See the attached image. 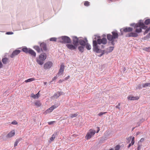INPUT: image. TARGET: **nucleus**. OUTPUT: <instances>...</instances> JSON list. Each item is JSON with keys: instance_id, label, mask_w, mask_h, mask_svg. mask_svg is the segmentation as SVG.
I'll return each instance as SVG.
<instances>
[{"instance_id": "f257e3e1", "label": "nucleus", "mask_w": 150, "mask_h": 150, "mask_svg": "<svg viewBox=\"0 0 150 150\" xmlns=\"http://www.w3.org/2000/svg\"><path fill=\"white\" fill-rule=\"evenodd\" d=\"M111 33L112 35L110 34L107 35V38L109 41L111 42L112 45L114 46L115 44V42L117 41L115 39L118 38L119 35L117 30L113 31Z\"/></svg>"}, {"instance_id": "f03ea898", "label": "nucleus", "mask_w": 150, "mask_h": 150, "mask_svg": "<svg viewBox=\"0 0 150 150\" xmlns=\"http://www.w3.org/2000/svg\"><path fill=\"white\" fill-rule=\"evenodd\" d=\"M57 42L64 43H71V42L70 38L66 36H63L58 38Z\"/></svg>"}, {"instance_id": "7ed1b4c3", "label": "nucleus", "mask_w": 150, "mask_h": 150, "mask_svg": "<svg viewBox=\"0 0 150 150\" xmlns=\"http://www.w3.org/2000/svg\"><path fill=\"white\" fill-rule=\"evenodd\" d=\"M94 48H93V50L94 52L97 53H101L100 54L98 55L99 57H101L103 54H106V51L105 50H102L100 49V46L98 47H96V45H94Z\"/></svg>"}, {"instance_id": "20e7f679", "label": "nucleus", "mask_w": 150, "mask_h": 150, "mask_svg": "<svg viewBox=\"0 0 150 150\" xmlns=\"http://www.w3.org/2000/svg\"><path fill=\"white\" fill-rule=\"evenodd\" d=\"M97 37V42L98 45H100L102 44L103 45H105L107 43V40L105 38H103L102 39L100 38V36H98Z\"/></svg>"}, {"instance_id": "39448f33", "label": "nucleus", "mask_w": 150, "mask_h": 150, "mask_svg": "<svg viewBox=\"0 0 150 150\" xmlns=\"http://www.w3.org/2000/svg\"><path fill=\"white\" fill-rule=\"evenodd\" d=\"M139 27L141 28L142 29H146L147 26L145 25L143 22H139L137 24H136L135 26V28H139Z\"/></svg>"}, {"instance_id": "423d86ee", "label": "nucleus", "mask_w": 150, "mask_h": 150, "mask_svg": "<svg viewBox=\"0 0 150 150\" xmlns=\"http://www.w3.org/2000/svg\"><path fill=\"white\" fill-rule=\"evenodd\" d=\"M52 65V63L51 61H48L46 62L44 65V68L45 69H48L51 67Z\"/></svg>"}, {"instance_id": "0eeeda50", "label": "nucleus", "mask_w": 150, "mask_h": 150, "mask_svg": "<svg viewBox=\"0 0 150 150\" xmlns=\"http://www.w3.org/2000/svg\"><path fill=\"white\" fill-rule=\"evenodd\" d=\"M39 43L40 44V46L42 51V52L43 51H46L47 50V49L46 43L44 42H43L41 43L39 42Z\"/></svg>"}, {"instance_id": "6e6552de", "label": "nucleus", "mask_w": 150, "mask_h": 150, "mask_svg": "<svg viewBox=\"0 0 150 150\" xmlns=\"http://www.w3.org/2000/svg\"><path fill=\"white\" fill-rule=\"evenodd\" d=\"M95 130H93L87 133L86 137V139H90L92 136H93L96 133Z\"/></svg>"}, {"instance_id": "1a4fd4ad", "label": "nucleus", "mask_w": 150, "mask_h": 150, "mask_svg": "<svg viewBox=\"0 0 150 150\" xmlns=\"http://www.w3.org/2000/svg\"><path fill=\"white\" fill-rule=\"evenodd\" d=\"M66 46L67 48L69 50H76L78 46L76 45L67 44L66 45Z\"/></svg>"}, {"instance_id": "9d476101", "label": "nucleus", "mask_w": 150, "mask_h": 150, "mask_svg": "<svg viewBox=\"0 0 150 150\" xmlns=\"http://www.w3.org/2000/svg\"><path fill=\"white\" fill-rule=\"evenodd\" d=\"M73 43V45H76L77 46L79 45V38L76 36H73L72 37Z\"/></svg>"}, {"instance_id": "9b49d317", "label": "nucleus", "mask_w": 150, "mask_h": 150, "mask_svg": "<svg viewBox=\"0 0 150 150\" xmlns=\"http://www.w3.org/2000/svg\"><path fill=\"white\" fill-rule=\"evenodd\" d=\"M64 66L63 64H61L60 66V69L58 73L57 76H59L60 75H62L64 72Z\"/></svg>"}, {"instance_id": "f8f14e48", "label": "nucleus", "mask_w": 150, "mask_h": 150, "mask_svg": "<svg viewBox=\"0 0 150 150\" xmlns=\"http://www.w3.org/2000/svg\"><path fill=\"white\" fill-rule=\"evenodd\" d=\"M138 34L134 32H131L126 34L125 35L126 37H137L138 36Z\"/></svg>"}, {"instance_id": "ddd939ff", "label": "nucleus", "mask_w": 150, "mask_h": 150, "mask_svg": "<svg viewBox=\"0 0 150 150\" xmlns=\"http://www.w3.org/2000/svg\"><path fill=\"white\" fill-rule=\"evenodd\" d=\"M21 51V50H14L11 54L10 56L12 58H13L16 56L17 55L19 54Z\"/></svg>"}, {"instance_id": "4468645a", "label": "nucleus", "mask_w": 150, "mask_h": 150, "mask_svg": "<svg viewBox=\"0 0 150 150\" xmlns=\"http://www.w3.org/2000/svg\"><path fill=\"white\" fill-rule=\"evenodd\" d=\"M47 54L45 53H42L39 56V59L40 60H45L46 58Z\"/></svg>"}, {"instance_id": "2eb2a0df", "label": "nucleus", "mask_w": 150, "mask_h": 150, "mask_svg": "<svg viewBox=\"0 0 150 150\" xmlns=\"http://www.w3.org/2000/svg\"><path fill=\"white\" fill-rule=\"evenodd\" d=\"M15 134V132L14 130H13L10 132L6 135L7 138H10L14 136Z\"/></svg>"}, {"instance_id": "dca6fc26", "label": "nucleus", "mask_w": 150, "mask_h": 150, "mask_svg": "<svg viewBox=\"0 0 150 150\" xmlns=\"http://www.w3.org/2000/svg\"><path fill=\"white\" fill-rule=\"evenodd\" d=\"M96 37L95 38H94V39L93 41V48H94V45H96V46L97 47L99 46V45H98V42H97V38L96 36V35H95Z\"/></svg>"}, {"instance_id": "f3484780", "label": "nucleus", "mask_w": 150, "mask_h": 150, "mask_svg": "<svg viewBox=\"0 0 150 150\" xmlns=\"http://www.w3.org/2000/svg\"><path fill=\"white\" fill-rule=\"evenodd\" d=\"M133 30V28L131 27H126L124 28L123 30V31L127 33L130 32L132 31Z\"/></svg>"}, {"instance_id": "a211bd4d", "label": "nucleus", "mask_w": 150, "mask_h": 150, "mask_svg": "<svg viewBox=\"0 0 150 150\" xmlns=\"http://www.w3.org/2000/svg\"><path fill=\"white\" fill-rule=\"evenodd\" d=\"M28 53L34 57H35L36 56V53L33 50H32L30 48L29 50Z\"/></svg>"}, {"instance_id": "6ab92c4d", "label": "nucleus", "mask_w": 150, "mask_h": 150, "mask_svg": "<svg viewBox=\"0 0 150 150\" xmlns=\"http://www.w3.org/2000/svg\"><path fill=\"white\" fill-rule=\"evenodd\" d=\"M127 99L130 100H135L139 99V98L137 96H128L127 97Z\"/></svg>"}, {"instance_id": "aec40b11", "label": "nucleus", "mask_w": 150, "mask_h": 150, "mask_svg": "<svg viewBox=\"0 0 150 150\" xmlns=\"http://www.w3.org/2000/svg\"><path fill=\"white\" fill-rule=\"evenodd\" d=\"M79 43L80 45L83 46H85V45H86V42L82 39H79Z\"/></svg>"}, {"instance_id": "412c9836", "label": "nucleus", "mask_w": 150, "mask_h": 150, "mask_svg": "<svg viewBox=\"0 0 150 150\" xmlns=\"http://www.w3.org/2000/svg\"><path fill=\"white\" fill-rule=\"evenodd\" d=\"M113 49L114 47L112 46L109 47L108 48H107L106 49L107 50L106 51V54H107L111 52L113 50Z\"/></svg>"}, {"instance_id": "4be33fe9", "label": "nucleus", "mask_w": 150, "mask_h": 150, "mask_svg": "<svg viewBox=\"0 0 150 150\" xmlns=\"http://www.w3.org/2000/svg\"><path fill=\"white\" fill-rule=\"evenodd\" d=\"M39 92H38L36 94H34L33 93H32L31 95V97L33 98L34 99H37L39 97Z\"/></svg>"}, {"instance_id": "5701e85b", "label": "nucleus", "mask_w": 150, "mask_h": 150, "mask_svg": "<svg viewBox=\"0 0 150 150\" xmlns=\"http://www.w3.org/2000/svg\"><path fill=\"white\" fill-rule=\"evenodd\" d=\"M85 46L80 45L78 47V48L79 51L81 53H83L84 51Z\"/></svg>"}, {"instance_id": "b1692460", "label": "nucleus", "mask_w": 150, "mask_h": 150, "mask_svg": "<svg viewBox=\"0 0 150 150\" xmlns=\"http://www.w3.org/2000/svg\"><path fill=\"white\" fill-rule=\"evenodd\" d=\"M136 28L135 32L137 33H139L142 32V29L141 28L139 27V28Z\"/></svg>"}, {"instance_id": "393cba45", "label": "nucleus", "mask_w": 150, "mask_h": 150, "mask_svg": "<svg viewBox=\"0 0 150 150\" xmlns=\"http://www.w3.org/2000/svg\"><path fill=\"white\" fill-rule=\"evenodd\" d=\"M30 49V48H28L26 47H25L22 48V50L24 52L26 53H28L29 50Z\"/></svg>"}, {"instance_id": "a878e982", "label": "nucleus", "mask_w": 150, "mask_h": 150, "mask_svg": "<svg viewBox=\"0 0 150 150\" xmlns=\"http://www.w3.org/2000/svg\"><path fill=\"white\" fill-rule=\"evenodd\" d=\"M8 59L6 57H4L2 59V61L4 64H6L8 62Z\"/></svg>"}, {"instance_id": "bb28decb", "label": "nucleus", "mask_w": 150, "mask_h": 150, "mask_svg": "<svg viewBox=\"0 0 150 150\" xmlns=\"http://www.w3.org/2000/svg\"><path fill=\"white\" fill-rule=\"evenodd\" d=\"M62 92H57L56 93H55L54 95V97L56 98H57L58 97H59L61 95V93H62Z\"/></svg>"}, {"instance_id": "cd10ccee", "label": "nucleus", "mask_w": 150, "mask_h": 150, "mask_svg": "<svg viewBox=\"0 0 150 150\" xmlns=\"http://www.w3.org/2000/svg\"><path fill=\"white\" fill-rule=\"evenodd\" d=\"M33 48L38 52L39 53L40 52L41 49L39 46H34Z\"/></svg>"}, {"instance_id": "c85d7f7f", "label": "nucleus", "mask_w": 150, "mask_h": 150, "mask_svg": "<svg viewBox=\"0 0 150 150\" xmlns=\"http://www.w3.org/2000/svg\"><path fill=\"white\" fill-rule=\"evenodd\" d=\"M44 60H40V59H37V62L38 64L40 65H42L44 63Z\"/></svg>"}, {"instance_id": "c756f323", "label": "nucleus", "mask_w": 150, "mask_h": 150, "mask_svg": "<svg viewBox=\"0 0 150 150\" xmlns=\"http://www.w3.org/2000/svg\"><path fill=\"white\" fill-rule=\"evenodd\" d=\"M85 47H86V48L88 50H89L91 49V46L88 43H86V45H85Z\"/></svg>"}, {"instance_id": "7c9ffc66", "label": "nucleus", "mask_w": 150, "mask_h": 150, "mask_svg": "<svg viewBox=\"0 0 150 150\" xmlns=\"http://www.w3.org/2000/svg\"><path fill=\"white\" fill-rule=\"evenodd\" d=\"M150 86V83H143L142 84V87L143 88H145L146 87Z\"/></svg>"}, {"instance_id": "2f4dec72", "label": "nucleus", "mask_w": 150, "mask_h": 150, "mask_svg": "<svg viewBox=\"0 0 150 150\" xmlns=\"http://www.w3.org/2000/svg\"><path fill=\"white\" fill-rule=\"evenodd\" d=\"M57 135V133H55L53 134L52 137L50 138V140L51 141H53L55 138V136Z\"/></svg>"}, {"instance_id": "473e14b6", "label": "nucleus", "mask_w": 150, "mask_h": 150, "mask_svg": "<svg viewBox=\"0 0 150 150\" xmlns=\"http://www.w3.org/2000/svg\"><path fill=\"white\" fill-rule=\"evenodd\" d=\"M54 106H51L50 108L48 109L46 112L47 113L48 112H51L54 109V108H53Z\"/></svg>"}, {"instance_id": "72a5a7b5", "label": "nucleus", "mask_w": 150, "mask_h": 150, "mask_svg": "<svg viewBox=\"0 0 150 150\" xmlns=\"http://www.w3.org/2000/svg\"><path fill=\"white\" fill-rule=\"evenodd\" d=\"M35 80V79L34 78H31L25 81V82L27 83L31 81H34Z\"/></svg>"}, {"instance_id": "f704fd0d", "label": "nucleus", "mask_w": 150, "mask_h": 150, "mask_svg": "<svg viewBox=\"0 0 150 150\" xmlns=\"http://www.w3.org/2000/svg\"><path fill=\"white\" fill-rule=\"evenodd\" d=\"M144 24L146 25H148L149 24H150V19H146L144 21Z\"/></svg>"}, {"instance_id": "c9c22d12", "label": "nucleus", "mask_w": 150, "mask_h": 150, "mask_svg": "<svg viewBox=\"0 0 150 150\" xmlns=\"http://www.w3.org/2000/svg\"><path fill=\"white\" fill-rule=\"evenodd\" d=\"M78 115V114L77 113L74 114H70V116L71 117L73 118L74 117H76Z\"/></svg>"}, {"instance_id": "e433bc0d", "label": "nucleus", "mask_w": 150, "mask_h": 150, "mask_svg": "<svg viewBox=\"0 0 150 150\" xmlns=\"http://www.w3.org/2000/svg\"><path fill=\"white\" fill-rule=\"evenodd\" d=\"M35 105L37 107H39L41 105V103L40 101H38L35 103Z\"/></svg>"}, {"instance_id": "4c0bfd02", "label": "nucleus", "mask_w": 150, "mask_h": 150, "mask_svg": "<svg viewBox=\"0 0 150 150\" xmlns=\"http://www.w3.org/2000/svg\"><path fill=\"white\" fill-rule=\"evenodd\" d=\"M143 88L142 87V84L141 85L140 84H138L136 87V89H140Z\"/></svg>"}, {"instance_id": "58836bf2", "label": "nucleus", "mask_w": 150, "mask_h": 150, "mask_svg": "<svg viewBox=\"0 0 150 150\" xmlns=\"http://www.w3.org/2000/svg\"><path fill=\"white\" fill-rule=\"evenodd\" d=\"M90 3L88 1H85L84 2V5L85 6H88L90 5Z\"/></svg>"}, {"instance_id": "ea45409f", "label": "nucleus", "mask_w": 150, "mask_h": 150, "mask_svg": "<svg viewBox=\"0 0 150 150\" xmlns=\"http://www.w3.org/2000/svg\"><path fill=\"white\" fill-rule=\"evenodd\" d=\"M150 30V27H149V28H147L146 30L144 32V35L146 34V33H147L149 32V31Z\"/></svg>"}, {"instance_id": "a19ab883", "label": "nucleus", "mask_w": 150, "mask_h": 150, "mask_svg": "<svg viewBox=\"0 0 150 150\" xmlns=\"http://www.w3.org/2000/svg\"><path fill=\"white\" fill-rule=\"evenodd\" d=\"M120 103H119L116 106L115 108H118L119 110H120L121 109V108L120 107Z\"/></svg>"}, {"instance_id": "79ce46f5", "label": "nucleus", "mask_w": 150, "mask_h": 150, "mask_svg": "<svg viewBox=\"0 0 150 150\" xmlns=\"http://www.w3.org/2000/svg\"><path fill=\"white\" fill-rule=\"evenodd\" d=\"M57 38H52L50 39V41H56Z\"/></svg>"}, {"instance_id": "37998d69", "label": "nucleus", "mask_w": 150, "mask_h": 150, "mask_svg": "<svg viewBox=\"0 0 150 150\" xmlns=\"http://www.w3.org/2000/svg\"><path fill=\"white\" fill-rule=\"evenodd\" d=\"M19 141L18 139H16L15 142L14 144V146L15 147L17 146L18 143Z\"/></svg>"}, {"instance_id": "c03bdc74", "label": "nucleus", "mask_w": 150, "mask_h": 150, "mask_svg": "<svg viewBox=\"0 0 150 150\" xmlns=\"http://www.w3.org/2000/svg\"><path fill=\"white\" fill-rule=\"evenodd\" d=\"M105 113H106V112H100L98 114V115L99 116H101V115L103 114H104Z\"/></svg>"}, {"instance_id": "a18cd8bd", "label": "nucleus", "mask_w": 150, "mask_h": 150, "mask_svg": "<svg viewBox=\"0 0 150 150\" xmlns=\"http://www.w3.org/2000/svg\"><path fill=\"white\" fill-rule=\"evenodd\" d=\"M11 124L13 125H16L18 122L15 120H14L11 122Z\"/></svg>"}, {"instance_id": "49530a36", "label": "nucleus", "mask_w": 150, "mask_h": 150, "mask_svg": "<svg viewBox=\"0 0 150 150\" xmlns=\"http://www.w3.org/2000/svg\"><path fill=\"white\" fill-rule=\"evenodd\" d=\"M13 34V33L12 32H8L6 33V34L7 35H12Z\"/></svg>"}, {"instance_id": "de8ad7c7", "label": "nucleus", "mask_w": 150, "mask_h": 150, "mask_svg": "<svg viewBox=\"0 0 150 150\" xmlns=\"http://www.w3.org/2000/svg\"><path fill=\"white\" fill-rule=\"evenodd\" d=\"M134 137H133L132 139V140L131 141V143H132V145H133L134 143Z\"/></svg>"}, {"instance_id": "09e8293b", "label": "nucleus", "mask_w": 150, "mask_h": 150, "mask_svg": "<svg viewBox=\"0 0 150 150\" xmlns=\"http://www.w3.org/2000/svg\"><path fill=\"white\" fill-rule=\"evenodd\" d=\"M144 50H145L147 52H149V47L144 48Z\"/></svg>"}, {"instance_id": "8fccbe9b", "label": "nucleus", "mask_w": 150, "mask_h": 150, "mask_svg": "<svg viewBox=\"0 0 150 150\" xmlns=\"http://www.w3.org/2000/svg\"><path fill=\"white\" fill-rule=\"evenodd\" d=\"M55 122V121H51L48 122V124L49 125H51L53 124Z\"/></svg>"}, {"instance_id": "3c124183", "label": "nucleus", "mask_w": 150, "mask_h": 150, "mask_svg": "<svg viewBox=\"0 0 150 150\" xmlns=\"http://www.w3.org/2000/svg\"><path fill=\"white\" fill-rule=\"evenodd\" d=\"M150 38V36L148 35L147 34L145 37V38L146 39H148L149 38Z\"/></svg>"}, {"instance_id": "603ef678", "label": "nucleus", "mask_w": 150, "mask_h": 150, "mask_svg": "<svg viewBox=\"0 0 150 150\" xmlns=\"http://www.w3.org/2000/svg\"><path fill=\"white\" fill-rule=\"evenodd\" d=\"M141 148V146L139 145L138 146V147H137V150H140Z\"/></svg>"}, {"instance_id": "864d4df0", "label": "nucleus", "mask_w": 150, "mask_h": 150, "mask_svg": "<svg viewBox=\"0 0 150 150\" xmlns=\"http://www.w3.org/2000/svg\"><path fill=\"white\" fill-rule=\"evenodd\" d=\"M57 78V76H55L54 78H53L52 79V81H54Z\"/></svg>"}, {"instance_id": "5fc2aeb1", "label": "nucleus", "mask_w": 150, "mask_h": 150, "mask_svg": "<svg viewBox=\"0 0 150 150\" xmlns=\"http://www.w3.org/2000/svg\"><path fill=\"white\" fill-rule=\"evenodd\" d=\"M144 138H142L139 141V142H143L144 141Z\"/></svg>"}, {"instance_id": "6e6d98bb", "label": "nucleus", "mask_w": 150, "mask_h": 150, "mask_svg": "<svg viewBox=\"0 0 150 150\" xmlns=\"http://www.w3.org/2000/svg\"><path fill=\"white\" fill-rule=\"evenodd\" d=\"M63 81H64V80H59L58 81V83H61Z\"/></svg>"}, {"instance_id": "4d7b16f0", "label": "nucleus", "mask_w": 150, "mask_h": 150, "mask_svg": "<svg viewBox=\"0 0 150 150\" xmlns=\"http://www.w3.org/2000/svg\"><path fill=\"white\" fill-rule=\"evenodd\" d=\"M105 47V46L103 45H102L100 46V48L101 49H103Z\"/></svg>"}, {"instance_id": "13d9d810", "label": "nucleus", "mask_w": 150, "mask_h": 150, "mask_svg": "<svg viewBox=\"0 0 150 150\" xmlns=\"http://www.w3.org/2000/svg\"><path fill=\"white\" fill-rule=\"evenodd\" d=\"M3 66V64L1 62V61H0V69Z\"/></svg>"}, {"instance_id": "bf43d9fd", "label": "nucleus", "mask_w": 150, "mask_h": 150, "mask_svg": "<svg viewBox=\"0 0 150 150\" xmlns=\"http://www.w3.org/2000/svg\"><path fill=\"white\" fill-rule=\"evenodd\" d=\"M136 24H135L134 23H132L130 25L132 26H134L135 27V25Z\"/></svg>"}, {"instance_id": "052dcab7", "label": "nucleus", "mask_w": 150, "mask_h": 150, "mask_svg": "<svg viewBox=\"0 0 150 150\" xmlns=\"http://www.w3.org/2000/svg\"><path fill=\"white\" fill-rule=\"evenodd\" d=\"M141 124V122H137V126H140V125Z\"/></svg>"}, {"instance_id": "680f3d73", "label": "nucleus", "mask_w": 150, "mask_h": 150, "mask_svg": "<svg viewBox=\"0 0 150 150\" xmlns=\"http://www.w3.org/2000/svg\"><path fill=\"white\" fill-rule=\"evenodd\" d=\"M122 29H121L120 30V32H121V34L122 35L123 34V31H122Z\"/></svg>"}, {"instance_id": "e2e57ef3", "label": "nucleus", "mask_w": 150, "mask_h": 150, "mask_svg": "<svg viewBox=\"0 0 150 150\" xmlns=\"http://www.w3.org/2000/svg\"><path fill=\"white\" fill-rule=\"evenodd\" d=\"M54 106L53 108H54V109L57 108L58 106V105H54L53 106Z\"/></svg>"}, {"instance_id": "0e129e2a", "label": "nucleus", "mask_w": 150, "mask_h": 150, "mask_svg": "<svg viewBox=\"0 0 150 150\" xmlns=\"http://www.w3.org/2000/svg\"><path fill=\"white\" fill-rule=\"evenodd\" d=\"M132 145V143H131L129 144V145H128V146H127V148H129Z\"/></svg>"}, {"instance_id": "69168bd1", "label": "nucleus", "mask_w": 150, "mask_h": 150, "mask_svg": "<svg viewBox=\"0 0 150 150\" xmlns=\"http://www.w3.org/2000/svg\"><path fill=\"white\" fill-rule=\"evenodd\" d=\"M85 41L86 42V43H88V40H87V39L86 38H85Z\"/></svg>"}, {"instance_id": "338daca9", "label": "nucleus", "mask_w": 150, "mask_h": 150, "mask_svg": "<svg viewBox=\"0 0 150 150\" xmlns=\"http://www.w3.org/2000/svg\"><path fill=\"white\" fill-rule=\"evenodd\" d=\"M69 76H67V77H66L65 78V80H67V79H69Z\"/></svg>"}, {"instance_id": "774afa93", "label": "nucleus", "mask_w": 150, "mask_h": 150, "mask_svg": "<svg viewBox=\"0 0 150 150\" xmlns=\"http://www.w3.org/2000/svg\"><path fill=\"white\" fill-rule=\"evenodd\" d=\"M144 120L143 119H142L140 120V122H143Z\"/></svg>"}]
</instances>
